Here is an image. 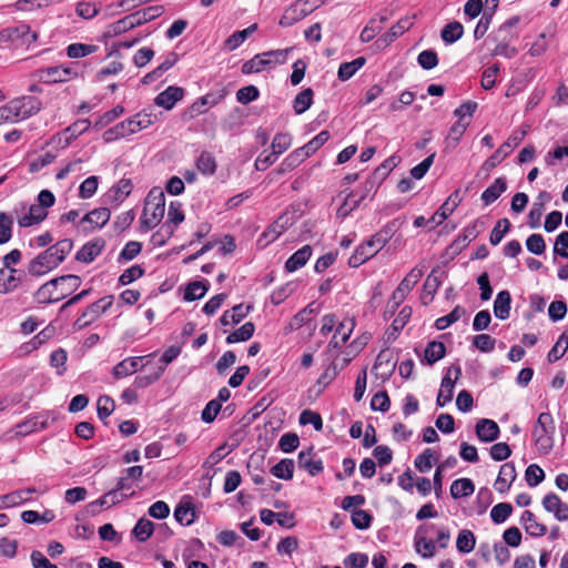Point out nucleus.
<instances>
[{
	"mask_svg": "<svg viewBox=\"0 0 568 568\" xmlns=\"http://www.w3.org/2000/svg\"><path fill=\"white\" fill-rule=\"evenodd\" d=\"M73 242L64 239L41 252L28 264V273L31 276H41L58 267L71 252Z\"/></svg>",
	"mask_w": 568,
	"mask_h": 568,
	"instance_id": "f257e3e1",
	"label": "nucleus"
},
{
	"mask_svg": "<svg viewBox=\"0 0 568 568\" xmlns=\"http://www.w3.org/2000/svg\"><path fill=\"white\" fill-rule=\"evenodd\" d=\"M81 284L78 275H63L48 281L34 294L39 303H54L63 300L75 291Z\"/></svg>",
	"mask_w": 568,
	"mask_h": 568,
	"instance_id": "f03ea898",
	"label": "nucleus"
},
{
	"mask_svg": "<svg viewBox=\"0 0 568 568\" xmlns=\"http://www.w3.org/2000/svg\"><path fill=\"white\" fill-rule=\"evenodd\" d=\"M555 422L550 413H540L532 427V439L541 454H549L554 447Z\"/></svg>",
	"mask_w": 568,
	"mask_h": 568,
	"instance_id": "7ed1b4c3",
	"label": "nucleus"
},
{
	"mask_svg": "<svg viewBox=\"0 0 568 568\" xmlns=\"http://www.w3.org/2000/svg\"><path fill=\"white\" fill-rule=\"evenodd\" d=\"M165 211V196L162 191L152 190L145 200L142 216L140 220L141 227L144 231L154 229L163 219Z\"/></svg>",
	"mask_w": 568,
	"mask_h": 568,
	"instance_id": "20e7f679",
	"label": "nucleus"
},
{
	"mask_svg": "<svg viewBox=\"0 0 568 568\" xmlns=\"http://www.w3.org/2000/svg\"><path fill=\"white\" fill-rule=\"evenodd\" d=\"M41 102L34 97H21L8 102L4 108L10 116L9 122L16 123L37 114L41 110Z\"/></svg>",
	"mask_w": 568,
	"mask_h": 568,
	"instance_id": "39448f33",
	"label": "nucleus"
},
{
	"mask_svg": "<svg viewBox=\"0 0 568 568\" xmlns=\"http://www.w3.org/2000/svg\"><path fill=\"white\" fill-rule=\"evenodd\" d=\"M113 304V296L108 295L92 303L74 322L75 329H82L97 321L101 314L106 312Z\"/></svg>",
	"mask_w": 568,
	"mask_h": 568,
	"instance_id": "423d86ee",
	"label": "nucleus"
},
{
	"mask_svg": "<svg viewBox=\"0 0 568 568\" xmlns=\"http://www.w3.org/2000/svg\"><path fill=\"white\" fill-rule=\"evenodd\" d=\"M291 50L292 49H278L255 54L252 59L243 63L242 72L244 74H251L264 71L265 69L271 68L270 60H266L267 57L277 55V58L281 57L280 60H283L288 55Z\"/></svg>",
	"mask_w": 568,
	"mask_h": 568,
	"instance_id": "0eeeda50",
	"label": "nucleus"
},
{
	"mask_svg": "<svg viewBox=\"0 0 568 568\" xmlns=\"http://www.w3.org/2000/svg\"><path fill=\"white\" fill-rule=\"evenodd\" d=\"M423 276V271L420 268L414 267L410 272L404 277V280L399 283L397 288L393 292L390 300L392 310H396L406 298L408 293L413 290V287L418 283V281Z\"/></svg>",
	"mask_w": 568,
	"mask_h": 568,
	"instance_id": "6e6552de",
	"label": "nucleus"
},
{
	"mask_svg": "<svg viewBox=\"0 0 568 568\" xmlns=\"http://www.w3.org/2000/svg\"><path fill=\"white\" fill-rule=\"evenodd\" d=\"M525 134H526L525 131H523L520 133L516 132V133L511 134L507 139V141L504 142L498 148V150L485 161L484 168L489 171V170L494 169L495 166H497L499 163H501L505 160V158H507L509 155V153L521 142Z\"/></svg>",
	"mask_w": 568,
	"mask_h": 568,
	"instance_id": "1a4fd4ad",
	"label": "nucleus"
},
{
	"mask_svg": "<svg viewBox=\"0 0 568 568\" xmlns=\"http://www.w3.org/2000/svg\"><path fill=\"white\" fill-rule=\"evenodd\" d=\"M460 375L462 368L459 366H453L447 371V374L442 379L440 389L437 395V406L444 407L453 399L455 382Z\"/></svg>",
	"mask_w": 568,
	"mask_h": 568,
	"instance_id": "9d476101",
	"label": "nucleus"
},
{
	"mask_svg": "<svg viewBox=\"0 0 568 568\" xmlns=\"http://www.w3.org/2000/svg\"><path fill=\"white\" fill-rule=\"evenodd\" d=\"M37 77L43 83H58L73 79L77 72L70 67L55 65L38 70Z\"/></svg>",
	"mask_w": 568,
	"mask_h": 568,
	"instance_id": "9b49d317",
	"label": "nucleus"
},
{
	"mask_svg": "<svg viewBox=\"0 0 568 568\" xmlns=\"http://www.w3.org/2000/svg\"><path fill=\"white\" fill-rule=\"evenodd\" d=\"M295 221V212L285 211L263 232L262 237H264L267 242H274L282 233L292 226Z\"/></svg>",
	"mask_w": 568,
	"mask_h": 568,
	"instance_id": "f8f14e48",
	"label": "nucleus"
},
{
	"mask_svg": "<svg viewBox=\"0 0 568 568\" xmlns=\"http://www.w3.org/2000/svg\"><path fill=\"white\" fill-rule=\"evenodd\" d=\"M433 525L420 526L414 536V546L417 554L423 558H432L436 554V544L427 539V532L433 530Z\"/></svg>",
	"mask_w": 568,
	"mask_h": 568,
	"instance_id": "ddd939ff",
	"label": "nucleus"
},
{
	"mask_svg": "<svg viewBox=\"0 0 568 568\" xmlns=\"http://www.w3.org/2000/svg\"><path fill=\"white\" fill-rule=\"evenodd\" d=\"M11 36L12 43L28 49L39 40V33L26 22L11 26Z\"/></svg>",
	"mask_w": 568,
	"mask_h": 568,
	"instance_id": "4468645a",
	"label": "nucleus"
},
{
	"mask_svg": "<svg viewBox=\"0 0 568 568\" xmlns=\"http://www.w3.org/2000/svg\"><path fill=\"white\" fill-rule=\"evenodd\" d=\"M132 190L131 179L123 178L105 193V203L118 206L131 194Z\"/></svg>",
	"mask_w": 568,
	"mask_h": 568,
	"instance_id": "2eb2a0df",
	"label": "nucleus"
},
{
	"mask_svg": "<svg viewBox=\"0 0 568 568\" xmlns=\"http://www.w3.org/2000/svg\"><path fill=\"white\" fill-rule=\"evenodd\" d=\"M542 507L546 511L552 514L558 521L568 520V505L558 495L547 494L542 498Z\"/></svg>",
	"mask_w": 568,
	"mask_h": 568,
	"instance_id": "dca6fc26",
	"label": "nucleus"
},
{
	"mask_svg": "<svg viewBox=\"0 0 568 568\" xmlns=\"http://www.w3.org/2000/svg\"><path fill=\"white\" fill-rule=\"evenodd\" d=\"M413 26L412 18L404 17L399 19L386 33H384L378 40L377 43L379 47L385 48L388 47L392 42H394L398 37L408 31Z\"/></svg>",
	"mask_w": 568,
	"mask_h": 568,
	"instance_id": "f3484780",
	"label": "nucleus"
},
{
	"mask_svg": "<svg viewBox=\"0 0 568 568\" xmlns=\"http://www.w3.org/2000/svg\"><path fill=\"white\" fill-rule=\"evenodd\" d=\"M153 356V354L146 356L128 357L122 362L118 363L113 367V375L116 378H122L138 372L143 366V361Z\"/></svg>",
	"mask_w": 568,
	"mask_h": 568,
	"instance_id": "a211bd4d",
	"label": "nucleus"
},
{
	"mask_svg": "<svg viewBox=\"0 0 568 568\" xmlns=\"http://www.w3.org/2000/svg\"><path fill=\"white\" fill-rule=\"evenodd\" d=\"M49 414L30 417L16 426V434L19 436H27L33 432L44 429L49 426Z\"/></svg>",
	"mask_w": 568,
	"mask_h": 568,
	"instance_id": "6ab92c4d",
	"label": "nucleus"
},
{
	"mask_svg": "<svg viewBox=\"0 0 568 568\" xmlns=\"http://www.w3.org/2000/svg\"><path fill=\"white\" fill-rule=\"evenodd\" d=\"M183 95L184 90L182 88L170 85L155 97L154 103L165 110H171L180 100L183 99Z\"/></svg>",
	"mask_w": 568,
	"mask_h": 568,
	"instance_id": "aec40b11",
	"label": "nucleus"
},
{
	"mask_svg": "<svg viewBox=\"0 0 568 568\" xmlns=\"http://www.w3.org/2000/svg\"><path fill=\"white\" fill-rule=\"evenodd\" d=\"M445 273L440 268H434L424 283V291L422 294V301L426 305L433 301L435 293L442 284Z\"/></svg>",
	"mask_w": 568,
	"mask_h": 568,
	"instance_id": "412c9836",
	"label": "nucleus"
},
{
	"mask_svg": "<svg viewBox=\"0 0 568 568\" xmlns=\"http://www.w3.org/2000/svg\"><path fill=\"white\" fill-rule=\"evenodd\" d=\"M105 246V241L101 237L94 239L85 243L77 253L75 258L82 263H91L99 256Z\"/></svg>",
	"mask_w": 568,
	"mask_h": 568,
	"instance_id": "4be33fe9",
	"label": "nucleus"
},
{
	"mask_svg": "<svg viewBox=\"0 0 568 568\" xmlns=\"http://www.w3.org/2000/svg\"><path fill=\"white\" fill-rule=\"evenodd\" d=\"M516 476L517 473L514 463H505L499 469L495 481V489L499 493H506L516 479Z\"/></svg>",
	"mask_w": 568,
	"mask_h": 568,
	"instance_id": "5701e85b",
	"label": "nucleus"
},
{
	"mask_svg": "<svg viewBox=\"0 0 568 568\" xmlns=\"http://www.w3.org/2000/svg\"><path fill=\"white\" fill-rule=\"evenodd\" d=\"M499 432V426L491 419L484 418L476 424V435L481 442L490 443L496 440Z\"/></svg>",
	"mask_w": 568,
	"mask_h": 568,
	"instance_id": "b1692460",
	"label": "nucleus"
},
{
	"mask_svg": "<svg viewBox=\"0 0 568 568\" xmlns=\"http://www.w3.org/2000/svg\"><path fill=\"white\" fill-rule=\"evenodd\" d=\"M19 271L13 267L0 268V293L8 294L13 292L20 284L21 277Z\"/></svg>",
	"mask_w": 568,
	"mask_h": 568,
	"instance_id": "393cba45",
	"label": "nucleus"
},
{
	"mask_svg": "<svg viewBox=\"0 0 568 568\" xmlns=\"http://www.w3.org/2000/svg\"><path fill=\"white\" fill-rule=\"evenodd\" d=\"M300 468L305 469L311 476H316L323 470V463L321 459L313 457V449L302 450L297 457Z\"/></svg>",
	"mask_w": 568,
	"mask_h": 568,
	"instance_id": "a878e982",
	"label": "nucleus"
},
{
	"mask_svg": "<svg viewBox=\"0 0 568 568\" xmlns=\"http://www.w3.org/2000/svg\"><path fill=\"white\" fill-rule=\"evenodd\" d=\"M308 158V154H306L305 150L302 148H298L291 152L283 162L277 166V169L274 171V173L277 174H285L295 168H297L301 163H303Z\"/></svg>",
	"mask_w": 568,
	"mask_h": 568,
	"instance_id": "bb28decb",
	"label": "nucleus"
},
{
	"mask_svg": "<svg viewBox=\"0 0 568 568\" xmlns=\"http://www.w3.org/2000/svg\"><path fill=\"white\" fill-rule=\"evenodd\" d=\"M378 253L375 248H373V245L369 243V241H365L361 245L356 247L354 253L348 258V265L351 267H358L373 256H375Z\"/></svg>",
	"mask_w": 568,
	"mask_h": 568,
	"instance_id": "cd10ccee",
	"label": "nucleus"
},
{
	"mask_svg": "<svg viewBox=\"0 0 568 568\" xmlns=\"http://www.w3.org/2000/svg\"><path fill=\"white\" fill-rule=\"evenodd\" d=\"M311 256L312 246L304 245L288 257V260L285 262V270L287 272H295L300 270L307 263Z\"/></svg>",
	"mask_w": 568,
	"mask_h": 568,
	"instance_id": "c85d7f7f",
	"label": "nucleus"
},
{
	"mask_svg": "<svg viewBox=\"0 0 568 568\" xmlns=\"http://www.w3.org/2000/svg\"><path fill=\"white\" fill-rule=\"evenodd\" d=\"M307 13L305 9L301 8L300 2H295L284 10L278 23L285 28L291 27L304 19Z\"/></svg>",
	"mask_w": 568,
	"mask_h": 568,
	"instance_id": "c756f323",
	"label": "nucleus"
},
{
	"mask_svg": "<svg viewBox=\"0 0 568 568\" xmlns=\"http://www.w3.org/2000/svg\"><path fill=\"white\" fill-rule=\"evenodd\" d=\"M252 306L251 305H244L239 304L232 307L230 311H225L223 315L220 318V322L222 325L227 326L231 324H237L240 323L244 317L247 316L250 313Z\"/></svg>",
	"mask_w": 568,
	"mask_h": 568,
	"instance_id": "7c9ffc66",
	"label": "nucleus"
},
{
	"mask_svg": "<svg viewBox=\"0 0 568 568\" xmlns=\"http://www.w3.org/2000/svg\"><path fill=\"white\" fill-rule=\"evenodd\" d=\"M527 534L532 537H541L546 534L545 525L537 521L535 515L530 510H525L520 518Z\"/></svg>",
	"mask_w": 568,
	"mask_h": 568,
	"instance_id": "2f4dec72",
	"label": "nucleus"
},
{
	"mask_svg": "<svg viewBox=\"0 0 568 568\" xmlns=\"http://www.w3.org/2000/svg\"><path fill=\"white\" fill-rule=\"evenodd\" d=\"M511 296L508 291H500L494 302V314L499 320H507L510 314Z\"/></svg>",
	"mask_w": 568,
	"mask_h": 568,
	"instance_id": "473e14b6",
	"label": "nucleus"
},
{
	"mask_svg": "<svg viewBox=\"0 0 568 568\" xmlns=\"http://www.w3.org/2000/svg\"><path fill=\"white\" fill-rule=\"evenodd\" d=\"M507 189L505 178H497L481 194V201L485 205L494 203Z\"/></svg>",
	"mask_w": 568,
	"mask_h": 568,
	"instance_id": "72a5a7b5",
	"label": "nucleus"
},
{
	"mask_svg": "<svg viewBox=\"0 0 568 568\" xmlns=\"http://www.w3.org/2000/svg\"><path fill=\"white\" fill-rule=\"evenodd\" d=\"M47 215L48 212L44 210V207L40 206L39 204H32L29 207V213L19 220V225L21 227H29L42 222Z\"/></svg>",
	"mask_w": 568,
	"mask_h": 568,
	"instance_id": "f704fd0d",
	"label": "nucleus"
},
{
	"mask_svg": "<svg viewBox=\"0 0 568 568\" xmlns=\"http://www.w3.org/2000/svg\"><path fill=\"white\" fill-rule=\"evenodd\" d=\"M138 27L135 22V18L133 17V13L125 16L124 18L111 23L108 27L106 34L110 37H115L119 34H122L129 30L134 29Z\"/></svg>",
	"mask_w": 568,
	"mask_h": 568,
	"instance_id": "c9c22d12",
	"label": "nucleus"
},
{
	"mask_svg": "<svg viewBox=\"0 0 568 568\" xmlns=\"http://www.w3.org/2000/svg\"><path fill=\"white\" fill-rule=\"evenodd\" d=\"M256 30H257V24L253 23L244 30L235 31L225 40V47L230 51L237 49Z\"/></svg>",
	"mask_w": 568,
	"mask_h": 568,
	"instance_id": "e433bc0d",
	"label": "nucleus"
},
{
	"mask_svg": "<svg viewBox=\"0 0 568 568\" xmlns=\"http://www.w3.org/2000/svg\"><path fill=\"white\" fill-rule=\"evenodd\" d=\"M111 217V212L106 207L94 209L89 212L83 219L82 222H88L93 225L95 229H100L104 226Z\"/></svg>",
	"mask_w": 568,
	"mask_h": 568,
	"instance_id": "4c0bfd02",
	"label": "nucleus"
},
{
	"mask_svg": "<svg viewBox=\"0 0 568 568\" xmlns=\"http://www.w3.org/2000/svg\"><path fill=\"white\" fill-rule=\"evenodd\" d=\"M474 491L475 485L469 478L456 479L450 486V495L455 499L470 496Z\"/></svg>",
	"mask_w": 568,
	"mask_h": 568,
	"instance_id": "58836bf2",
	"label": "nucleus"
},
{
	"mask_svg": "<svg viewBox=\"0 0 568 568\" xmlns=\"http://www.w3.org/2000/svg\"><path fill=\"white\" fill-rule=\"evenodd\" d=\"M365 63L364 57H358L351 62H343L338 68V79L342 81L351 79Z\"/></svg>",
	"mask_w": 568,
	"mask_h": 568,
	"instance_id": "ea45409f",
	"label": "nucleus"
},
{
	"mask_svg": "<svg viewBox=\"0 0 568 568\" xmlns=\"http://www.w3.org/2000/svg\"><path fill=\"white\" fill-rule=\"evenodd\" d=\"M154 531V524L146 518H140L132 529V535L141 542L146 541Z\"/></svg>",
	"mask_w": 568,
	"mask_h": 568,
	"instance_id": "a19ab883",
	"label": "nucleus"
},
{
	"mask_svg": "<svg viewBox=\"0 0 568 568\" xmlns=\"http://www.w3.org/2000/svg\"><path fill=\"white\" fill-rule=\"evenodd\" d=\"M273 476L280 479L290 480L294 474V462L293 459H282L271 468Z\"/></svg>",
	"mask_w": 568,
	"mask_h": 568,
	"instance_id": "79ce46f5",
	"label": "nucleus"
},
{
	"mask_svg": "<svg viewBox=\"0 0 568 568\" xmlns=\"http://www.w3.org/2000/svg\"><path fill=\"white\" fill-rule=\"evenodd\" d=\"M254 331H255L254 324L252 322H246L239 329H236L233 333L227 335L226 343L234 344V343H239V342H245L253 336Z\"/></svg>",
	"mask_w": 568,
	"mask_h": 568,
	"instance_id": "37998d69",
	"label": "nucleus"
},
{
	"mask_svg": "<svg viewBox=\"0 0 568 568\" xmlns=\"http://www.w3.org/2000/svg\"><path fill=\"white\" fill-rule=\"evenodd\" d=\"M465 314L466 310L463 306L457 305L449 314L437 318L435 327L439 331L446 329L448 326L459 321Z\"/></svg>",
	"mask_w": 568,
	"mask_h": 568,
	"instance_id": "c03bdc74",
	"label": "nucleus"
},
{
	"mask_svg": "<svg viewBox=\"0 0 568 568\" xmlns=\"http://www.w3.org/2000/svg\"><path fill=\"white\" fill-rule=\"evenodd\" d=\"M568 349V329H566L558 338L556 344L548 353V362L555 363L560 359Z\"/></svg>",
	"mask_w": 568,
	"mask_h": 568,
	"instance_id": "a18cd8bd",
	"label": "nucleus"
},
{
	"mask_svg": "<svg viewBox=\"0 0 568 568\" xmlns=\"http://www.w3.org/2000/svg\"><path fill=\"white\" fill-rule=\"evenodd\" d=\"M475 545H476V538H475V535L470 530L463 529L458 534L457 540H456V547L459 552L468 554L474 550Z\"/></svg>",
	"mask_w": 568,
	"mask_h": 568,
	"instance_id": "49530a36",
	"label": "nucleus"
},
{
	"mask_svg": "<svg viewBox=\"0 0 568 568\" xmlns=\"http://www.w3.org/2000/svg\"><path fill=\"white\" fill-rule=\"evenodd\" d=\"M313 90L311 88L301 91L294 99L293 109L296 114H302L310 109L313 102Z\"/></svg>",
	"mask_w": 568,
	"mask_h": 568,
	"instance_id": "de8ad7c7",
	"label": "nucleus"
},
{
	"mask_svg": "<svg viewBox=\"0 0 568 568\" xmlns=\"http://www.w3.org/2000/svg\"><path fill=\"white\" fill-rule=\"evenodd\" d=\"M162 13L163 8L161 6H151L133 12V17L135 18V22L139 27L160 17Z\"/></svg>",
	"mask_w": 568,
	"mask_h": 568,
	"instance_id": "09e8293b",
	"label": "nucleus"
},
{
	"mask_svg": "<svg viewBox=\"0 0 568 568\" xmlns=\"http://www.w3.org/2000/svg\"><path fill=\"white\" fill-rule=\"evenodd\" d=\"M464 34V28L460 22L454 21L447 23L442 30V39L446 43H454Z\"/></svg>",
	"mask_w": 568,
	"mask_h": 568,
	"instance_id": "8fccbe9b",
	"label": "nucleus"
},
{
	"mask_svg": "<svg viewBox=\"0 0 568 568\" xmlns=\"http://www.w3.org/2000/svg\"><path fill=\"white\" fill-rule=\"evenodd\" d=\"M174 518L181 525L190 526L195 520V513L191 504H179L174 510Z\"/></svg>",
	"mask_w": 568,
	"mask_h": 568,
	"instance_id": "3c124183",
	"label": "nucleus"
},
{
	"mask_svg": "<svg viewBox=\"0 0 568 568\" xmlns=\"http://www.w3.org/2000/svg\"><path fill=\"white\" fill-rule=\"evenodd\" d=\"M446 347L442 342H429L425 348V359L432 365L445 356Z\"/></svg>",
	"mask_w": 568,
	"mask_h": 568,
	"instance_id": "603ef678",
	"label": "nucleus"
},
{
	"mask_svg": "<svg viewBox=\"0 0 568 568\" xmlns=\"http://www.w3.org/2000/svg\"><path fill=\"white\" fill-rule=\"evenodd\" d=\"M393 226L394 223L385 226L367 240L373 245V248L379 252L387 244L393 234Z\"/></svg>",
	"mask_w": 568,
	"mask_h": 568,
	"instance_id": "864d4df0",
	"label": "nucleus"
},
{
	"mask_svg": "<svg viewBox=\"0 0 568 568\" xmlns=\"http://www.w3.org/2000/svg\"><path fill=\"white\" fill-rule=\"evenodd\" d=\"M217 103V100L211 95L206 94L200 99H197L190 108L191 116H196L206 112L209 106H213Z\"/></svg>",
	"mask_w": 568,
	"mask_h": 568,
	"instance_id": "5fc2aeb1",
	"label": "nucleus"
},
{
	"mask_svg": "<svg viewBox=\"0 0 568 568\" xmlns=\"http://www.w3.org/2000/svg\"><path fill=\"white\" fill-rule=\"evenodd\" d=\"M509 229H510V222L508 219H501V220L497 221L496 225L494 226V229L490 232V236H489L490 244L498 245L501 242L505 234L509 231Z\"/></svg>",
	"mask_w": 568,
	"mask_h": 568,
	"instance_id": "6e6d98bb",
	"label": "nucleus"
},
{
	"mask_svg": "<svg viewBox=\"0 0 568 568\" xmlns=\"http://www.w3.org/2000/svg\"><path fill=\"white\" fill-rule=\"evenodd\" d=\"M97 45L84 44V43H72L67 48V54L71 59H78L87 57L95 52Z\"/></svg>",
	"mask_w": 568,
	"mask_h": 568,
	"instance_id": "4d7b16f0",
	"label": "nucleus"
},
{
	"mask_svg": "<svg viewBox=\"0 0 568 568\" xmlns=\"http://www.w3.org/2000/svg\"><path fill=\"white\" fill-rule=\"evenodd\" d=\"M207 292V286L204 282L190 283L184 292V300L192 302L203 297Z\"/></svg>",
	"mask_w": 568,
	"mask_h": 568,
	"instance_id": "13d9d810",
	"label": "nucleus"
},
{
	"mask_svg": "<svg viewBox=\"0 0 568 568\" xmlns=\"http://www.w3.org/2000/svg\"><path fill=\"white\" fill-rule=\"evenodd\" d=\"M99 179L95 175L87 178L79 186V197L87 200L92 197L98 190Z\"/></svg>",
	"mask_w": 568,
	"mask_h": 568,
	"instance_id": "bf43d9fd",
	"label": "nucleus"
},
{
	"mask_svg": "<svg viewBox=\"0 0 568 568\" xmlns=\"http://www.w3.org/2000/svg\"><path fill=\"white\" fill-rule=\"evenodd\" d=\"M13 219L4 213L0 212V244H6L12 236Z\"/></svg>",
	"mask_w": 568,
	"mask_h": 568,
	"instance_id": "052dcab7",
	"label": "nucleus"
},
{
	"mask_svg": "<svg viewBox=\"0 0 568 568\" xmlns=\"http://www.w3.org/2000/svg\"><path fill=\"white\" fill-rule=\"evenodd\" d=\"M435 460V454L430 448L425 449L420 455H418L415 459V467L420 473H427L432 469L433 463Z\"/></svg>",
	"mask_w": 568,
	"mask_h": 568,
	"instance_id": "680f3d73",
	"label": "nucleus"
},
{
	"mask_svg": "<svg viewBox=\"0 0 568 568\" xmlns=\"http://www.w3.org/2000/svg\"><path fill=\"white\" fill-rule=\"evenodd\" d=\"M196 166L200 172L211 175L216 170V163L213 155L209 152H202L196 161Z\"/></svg>",
	"mask_w": 568,
	"mask_h": 568,
	"instance_id": "e2e57ef3",
	"label": "nucleus"
},
{
	"mask_svg": "<svg viewBox=\"0 0 568 568\" xmlns=\"http://www.w3.org/2000/svg\"><path fill=\"white\" fill-rule=\"evenodd\" d=\"M513 511V507L508 503H499L495 505L490 511L491 520L495 524H501L504 523Z\"/></svg>",
	"mask_w": 568,
	"mask_h": 568,
	"instance_id": "0e129e2a",
	"label": "nucleus"
},
{
	"mask_svg": "<svg viewBox=\"0 0 568 568\" xmlns=\"http://www.w3.org/2000/svg\"><path fill=\"white\" fill-rule=\"evenodd\" d=\"M114 400L106 395H102L98 398L97 412L100 419L108 418L114 410Z\"/></svg>",
	"mask_w": 568,
	"mask_h": 568,
	"instance_id": "69168bd1",
	"label": "nucleus"
},
{
	"mask_svg": "<svg viewBox=\"0 0 568 568\" xmlns=\"http://www.w3.org/2000/svg\"><path fill=\"white\" fill-rule=\"evenodd\" d=\"M525 479L530 487H536L545 479V473L538 465L531 464L525 471Z\"/></svg>",
	"mask_w": 568,
	"mask_h": 568,
	"instance_id": "338daca9",
	"label": "nucleus"
},
{
	"mask_svg": "<svg viewBox=\"0 0 568 568\" xmlns=\"http://www.w3.org/2000/svg\"><path fill=\"white\" fill-rule=\"evenodd\" d=\"M554 254L568 258V231L557 235L554 243Z\"/></svg>",
	"mask_w": 568,
	"mask_h": 568,
	"instance_id": "774afa93",
	"label": "nucleus"
}]
</instances>
